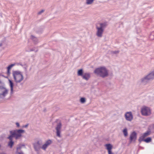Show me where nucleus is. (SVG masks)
Returning <instances> with one entry per match:
<instances>
[{
	"instance_id": "obj_1",
	"label": "nucleus",
	"mask_w": 154,
	"mask_h": 154,
	"mask_svg": "<svg viewBox=\"0 0 154 154\" xmlns=\"http://www.w3.org/2000/svg\"><path fill=\"white\" fill-rule=\"evenodd\" d=\"M25 131L22 129L10 131V133L11 134L7 137V138L10 140L8 143V146L10 148H12L14 144V142L13 141V138L14 137L16 139H17L22 136V134Z\"/></svg>"
},
{
	"instance_id": "obj_2",
	"label": "nucleus",
	"mask_w": 154,
	"mask_h": 154,
	"mask_svg": "<svg viewBox=\"0 0 154 154\" xmlns=\"http://www.w3.org/2000/svg\"><path fill=\"white\" fill-rule=\"evenodd\" d=\"M94 73L97 76L102 78L108 76V71L105 66H101L95 69Z\"/></svg>"
},
{
	"instance_id": "obj_3",
	"label": "nucleus",
	"mask_w": 154,
	"mask_h": 154,
	"mask_svg": "<svg viewBox=\"0 0 154 154\" xmlns=\"http://www.w3.org/2000/svg\"><path fill=\"white\" fill-rule=\"evenodd\" d=\"M107 25V23L106 22L100 23L96 25V28L97 30L96 34L98 37H101L102 36L104 30Z\"/></svg>"
},
{
	"instance_id": "obj_4",
	"label": "nucleus",
	"mask_w": 154,
	"mask_h": 154,
	"mask_svg": "<svg viewBox=\"0 0 154 154\" xmlns=\"http://www.w3.org/2000/svg\"><path fill=\"white\" fill-rule=\"evenodd\" d=\"M12 75L14 81L17 83H20L23 79V75L20 71H13Z\"/></svg>"
},
{
	"instance_id": "obj_5",
	"label": "nucleus",
	"mask_w": 154,
	"mask_h": 154,
	"mask_svg": "<svg viewBox=\"0 0 154 154\" xmlns=\"http://www.w3.org/2000/svg\"><path fill=\"white\" fill-rule=\"evenodd\" d=\"M154 79V70L149 73L147 75L144 76L141 79V83L145 85L150 81Z\"/></svg>"
},
{
	"instance_id": "obj_6",
	"label": "nucleus",
	"mask_w": 154,
	"mask_h": 154,
	"mask_svg": "<svg viewBox=\"0 0 154 154\" xmlns=\"http://www.w3.org/2000/svg\"><path fill=\"white\" fill-rule=\"evenodd\" d=\"M42 142L41 140H38L33 144V146L35 151L37 154H39L40 149H42Z\"/></svg>"
},
{
	"instance_id": "obj_7",
	"label": "nucleus",
	"mask_w": 154,
	"mask_h": 154,
	"mask_svg": "<svg viewBox=\"0 0 154 154\" xmlns=\"http://www.w3.org/2000/svg\"><path fill=\"white\" fill-rule=\"evenodd\" d=\"M141 113L143 116H148L151 114V110L149 107L144 106L141 109Z\"/></svg>"
},
{
	"instance_id": "obj_8",
	"label": "nucleus",
	"mask_w": 154,
	"mask_h": 154,
	"mask_svg": "<svg viewBox=\"0 0 154 154\" xmlns=\"http://www.w3.org/2000/svg\"><path fill=\"white\" fill-rule=\"evenodd\" d=\"M8 93V90L4 87L0 86V97H5Z\"/></svg>"
},
{
	"instance_id": "obj_9",
	"label": "nucleus",
	"mask_w": 154,
	"mask_h": 154,
	"mask_svg": "<svg viewBox=\"0 0 154 154\" xmlns=\"http://www.w3.org/2000/svg\"><path fill=\"white\" fill-rule=\"evenodd\" d=\"M125 119L129 122H131L133 118L132 112H126L125 114Z\"/></svg>"
},
{
	"instance_id": "obj_10",
	"label": "nucleus",
	"mask_w": 154,
	"mask_h": 154,
	"mask_svg": "<svg viewBox=\"0 0 154 154\" xmlns=\"http://www.w3.org/2000/svg\"><path fill=\"white\" fill-rule=\"evenodd\" d=\"M61 126L62 124L60 122L57 124L55 128L56 130L57 136L59 137H61L60 132Z\"/></svg>"
},
{
	"instance_id": "obj_11",
	"label": "nucleus",
	"mask_w": 154,
	"mask_h": 154,
	"mask_svg": "<svg viewBox=\"0 0 154 154\" xmlns=\"http://www.w3.org/2000/svg\"><path fill=\"white\" fill-rule=\"evenodd\" d=\"M137 134L135 131L133 132L130 134L129 140L130 143L135 142L137 139Z\"/></svg>"
},
{
	"instance_id": "obj_12",
	"label": "nucleus",
	"mask_w": 154,
	"mask_h": 154,
	"mask_svg": "<svg viewBox=\"0 0 154 154\" xmlns=\"http://www.w3.org/2000/svg\"><path fill=\"white\" fill-rule=\"evenodd\" d=\"M7 45L6 38L5 37H3L0 41V48L3 49L6 47Z\"/></svg>"
},
{
	"instance_id": "obj_13",
	"label": "nucleus",
	"mask_w": 154,
	"mask_h": 154,
	"mask_svg": "<svg viewBox=\"0 0 154 154\" xmlns=\"http://www.w3.org/2000/svg\"><path fill=\"white\" fill-rule=\"evenodd\" d=\"M90 73L89 72H85L81 76L82 78L86 81H88L90 78Z\"/></svg>"
},
{
	"instance_id": "obj_14",
	"label": "nucleus",
	"mask_w": 154,
	"mask_h": 154,
	"mask_svg": "<svg viewBox=\"0 0 154 154\" xmlns=\"http://www.w3.org/2000/svg\"><path fill=\"white\" fill-rule=\"evenodd\" d=\"M106 147V149L108 150V154H112L113 153L112 152L111 150L112 148V145L110 144H107L105 145Z\"/></svg>"
},
{
	"instance_id": "obj_15",
	"label": "nucleus",
	"mask_w": 154,
	"mask_h": 154,
	"mask_svg": "<svg viewBox=\"0 0 154 154\" xmlns=\"http://www.w3.org/2000/svg\"><path fill=\"white\" fill-rule=\"evenodd\" d=\"M9 86L11 88V94H12L13 93V87L14 86V83L11 80L9 79Z\"/></svg>"
},
{
	"instance_id": "obj_16",
	"label": "nucleus",
	"mask_w": 154,
	"mask_h": 154,
	"mask_svg": "<svg viewBox=\"0 0 154 154\" xmlns=\"http://www.w3.org/2000/svg\"><path fill=\"white\" fill-rule=\"evenodd\" d=\"M31 39L33 41L34 44H36L38 43V38L33 35L31 36Z\"/></svg>"
},
{
	"instance_id": "obj_17",
	"label": "nucleus",
	"mask_w": 154,
	"mask_h": 154,
	"mask_svg": "<svg viewBox=\"0 0 154 154\" xmlns=\"http://www.w3.org/2000/svg\"><path fill=\"white\" fill-rule=\"evenodd\" d=\"M151 131L149 129H148V131L146 132L143 133V135L144 136V137H145L150 135L151 133Z\"/></svg>"
},
{
	"instance_id": "obj_18",
	"label": "nucleus",
	"mask_w": 154,
	"mask_h": 154,
	"mask_svg": "<svg viewBox=\"0 0 154 154\" xmlns=\"http://www.w3.org/2000/svg\"><path fill=\"white\" fill-rule=\"evenodd\" d=\"M84 73L83 70L82 69H81L78 70L77 75L79 76H82Z\"/></svg>"
},
{
	"instance_id": "obj_19",
	"label": "nucleus",
	"mask_w": 154,
	"mask_h": 154,
	"mask_svg": "<svg viewBox=\"0 0 154 154\" xmlns=\"http://www.w3.org/2000/svg\"><path fill=\"white\" fill-rule=\"evenodd\" d=\"M52 143V141L51 140L49 139L47 140L45 143L48 146L51 145Z\"/></svg>"
},
{
	"instance_id": "obj_20",
	"label": "nucleus",
	"mask_w": 154,
	"mask_h": 154,
	"mask_svg": "<svg viewBox=\"0 0 154 154\" xmlns=\"http://www.w3.org/2000/svg\"><path fill=\"white\" fill-rule=\"evenodd\" d=\"M52 143V141L51 140L49 139L47 140L45 143L48 146L51 145Z\"/></svg>"
},
{
	"instance_id": "obj_21",
	"label": "nucleus",
	"mask_w": 154,
	"mask_h": 154,
	"mask_svg": "<svg viewBox=\"0 0 154 154\" xmlns=\"http://www.w3.org/2000/svg\"><path fill=\"white\" fill-rule=\"evenodd\" d=\"M123 132L124 134V136L126 137L127 136L128 134V133L127 132V129L126 128H124L123 131Z\"/></svg>"
},
{
	"instance_id": "obj_22",
	"label": "nucleus",
	"mask_w": 154,
	"mask_h": 154,
	"mask_svg": "<svg viewBox=\"0 0 154 154\" xmlns=\"http://www.w3.org/2000/svg\"><path fill=\"white\" fill-rule=\"evenodd\" d=\"M145 138V137H144V136L142 135L138 139L140 143L143 141H144V140H145V139H144Z\"/></svg>"
},
{
	"instance_id": "obj_23",
	"label": "nucleus",
	"mask_w": 154,
	"mask_h": 154,
	"mask_svg": "<svg viewBox=\"0 0 154 154\" xmlns=\"http://www.w3.org/2000/svg\"><path fill=\"white\" fill-rule=\"evenodd\" d=\"M152 139L150 137H148L145 139L144 141L146 143H148L151 141Z\"/></svg>"
},
{
	"instance_id": "obj_24",
	"label": "nucleus",
	"mask_w": 154,
	"mask_h": 154,
	"mask_svg": "<svg viewBox=\"0 0 154 154\" xmlns=\"http://www.w3.org/2000/svg\"><path fill=\"white\" fill-rule=\"evenodd\" d=\"M95 0H86V3L87 5L91 4Z\"/></svg>"
},
{
	"instance_id": "obj_25",
	"label": "nucleus",
	"mask_w": 154,
	"mask_h": 154,
	"mask_svg": "<svg viewBox=\"0 0 154 154\" xmlns=\"http://www.w3.org/2000/svg\"><path fill=\"white\" fill-rule=\"evenodd\" d=\"M48 147V146L45 143L42 146V149L44 150H45Z\"/></svg>"
},
{
	"instance_id": "obj_26",
	"label": "nucleus",
	"mask_w": 154,
	"mask_h": 154,
	"mask_svg": "<svg viewBox=\"0 0 154 154\" xmlns=\"http://www.w3.org/2000/svg\"><path fill=\"white\" fill-rule=\"evenodd\" d=\"M80 101L82 103H84L85 102V98L84 97L81 98L80 99Z\"/></svg>"
},
{
	"instance_id": "obj_27",
	"label": "nucleus",
	"mask_w": 154,
	"mask_h": 154,
	"mask_svg": "<svg viewBox=\"0 0 154 154\" xmlns=\"http://www.w3.org/2000/svg\"><path fill=\"white\" fill-rule=\"evenodd\" d=\"M149 38L151 40L154 39V35L153 33L150 34Z\"/></svg>"
},
{
	"instance_id": "obj_28",
	"label": "nucleus",
	"mask_w": 154,
	"mask_h": 154,
	"mask_svg": "<svg viewBox=\"0 0 154 154\" xmlns=\"http://www.w3.org/2000/svg\"><path fill=\"white\" fill-rule=\"evenodd\" d=\"M15 65V63L11 64L9 65V66H8L7 67V68H8V69H11L12 67L14 66Z\"/></svg>"
},
{
	"instance_id": "obj_29",
	"label": "nucleus",
	"mask_w": 154,
	"mask_h": 154,
	"mask_svg": "<svg viewBox=\"0 0 154 154\" xmlns=\"http://www.w3.org/2000/svg\"><path fill=\"white\" fill-rule=\"evenodd\" d=\"M119 52V51H112V53L114 54H117Z\"/></svg>"
},
{
	"instance_id": "obj_30",
	"label": "nucleus",
	"mask_w": 154,
	"mask_h": 154,
	"mask_svg": "<svg viewBox=\"0 0 154 154\" xmlns=\"http://www.w3.org/2000/svg\"><path fill=\"white\" fill-rule=\"evenodd\" d=\"M34 51L35 52H37L38 51V50L36 49L35 50L34 48H32L30 49L29 51Z\"/></svg>"
},
{
	"instance_id": "obj_31",
	"label": "nucleus",
	"mask_w": 154,
	"mask_h": 154,
	"mask_svg": "<svg viewBox=\"0 0 154 154\" xmlns=\"http://www.w3.org/2000/svg\"><path fill=\"white\" fill-rule=\"evenodd\" d=\"M10 69H8V68H7V74L8 75H10Z\"/></svg>"
},
{
	"instance_id": "obj_32",
	"label": "nucleus",
	"mask_w": 154,
	"mask_h": 154,
	"mask_svg": "<svg viewBox=\"0 0 154 154\" xmlns=\"http://www.w3.org/2000/svg\"><path fill=\"white\" fill-rule=\"evenodd\" d=\"M16 154H23V152L21 151L20 152H18L17 151L16 152Z\"/></svg>"
},
{
	"instance_id": "obj_33",
	"label": "nucleus",
	"mask_w": 154,
	"mask_h": 154,
	"mask_svg": "<svg viewBox=\"0 0 154 154\" xmlns=\"http://www.w3.org/2000/svg\"><path fill=\"white\" fill-rule=\"evenodd\" d=\"M44 11V10H42L41 11H39L38 12V14H39V15L41 13H43Z\"/></svg>"
},
{
	"instance_id": "obj_34",
	"label": "nucleus",
	"mask_w": 154,
	"mask_h": 154,
	"mask_svg": "<svg viewBox=\"0 0 154 154\" xmlns=\"http://www.w3.org/2000/svg\"><path fill=\"white\" fill-rule=\"evenodd\" d=\"M21 148V146H18V147H17V150H18V149H20Z\"/></svg>"
},
{
	"instance_id": "obj_35",
	"label": "nucleus",
	"mask_w": 154,
	"mask_h": 154,
	"mask_svg": "<svg viewBox=\"0 0 154 154\" xmlns=\"http://www.w3.org/2000/svg\"><path fill=\"white\" fill-rule=\"evenodd\" d=\"M16 124L17 126V127H19L20 126V124L18 122H16Z\"/></svg>"
},
{
	"instance_id": "obj_36",
	"label": "nucleus",
	"mask_w": 154,
	"mask_h": 154,
	"mask_svg": "<svg viewBox=\"0 0 154 154\" xmlns=\"http://www.w3.org/2000/svg\"><path fill=\"white\" fill-rule=\"evenodd\" d=\"M29 125V124H27L26 125H24L23 126V127L24 128H27V126H28Z\"/></svg>"
},
{
	"instance_id": "obj_37",
	"label": "nucleus",
	"mask_w": 154,
	"mask_h": 154,
	"mask_svg": "<svg viewBox=\"0 0 154 154\" xmlns=\"http://www.w3.org/2000/svg\"><path fill=\"white\" fill-rule=\"evenodd\" d=\"M19 65H21V66H23V65H22V64H21V63H19Z\"/></svg>"
},
{
	"instance_id": "obj_38",
	"label": "nucleus",
	"mask_w": 154,
	"mask_h": 154,
	"mask_svg": "<svg viewBox=\"0 0 154 154\" xmlns=\"http://www.w3.org/2000/svg\"><path fill=\"white\" fill-rule=\"evenodd\" d=\"M25 146V145H24V144H22V145L21 146Z\"/></svg>"
},
{
	"instance_id": "obj_39",
	"label": "nucleus",
	"mask_w": 154,
	"mask_h": 154,
	"mask_svg": "<svg viewBox=\"0 0 154 154\" xmlns=\"http://www.w3.org/2000/svg\"><path fill=\"white\" fill-rule=\"evenodd\" d=\"M153 127H154V124H153Z\"/></svg>"
},
{
	"instance_id": "obj_40",
	"label": "nucleus",
	"mask_w": 154,
	"mask_h": 154,
	"mask_svg": "<svg viewBox=\"0 0 154 154\" xmlns=\"http://www.w3.org/2000/svg\"><path fill=\"white\" fill-rule=\"evenodd\" d=\"M153 138H154V135L153 136Z\"/></svg>"
}]
</instances>
